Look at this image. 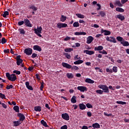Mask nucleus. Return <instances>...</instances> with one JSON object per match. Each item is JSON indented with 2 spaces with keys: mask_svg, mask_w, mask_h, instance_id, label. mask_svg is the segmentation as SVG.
Instances as JSON below:
<instances>
[{
  "mask_svg": "<svg viewBox=\"0 0 129 129\" xmlns=\"http://www.w3.org/2000/svg\"><path fill=\"white\" fill-rule=\"evenodd\" d=\"M6 77L8 78L9 80H10V81L14 82L17 80V76H16V74H15L10 75V73H7Z\"/></svg>",
  "mask_w": 129,
  "mask_h": 129,
  "instance_id": "1",
  "label": "nucleus"
},
{
  "mask_svg": "<svg viewBox=\"0 0 129 129\" xmlns=\"http://www.w3.org/2000/svg\"><path fill=\"white\" fill-rule=\"evenodd\" d=\"M98 87L100 89H102V91L105 93H109V89H108V87L106 85H99Z\"/></svg>",
  "mask_w": 129,
  "mask_h": 129,
  "instance_id": "2",
  "label": "nucleus"
},
{
  "mask_svg": "<svg viewBox=\"0 0 129 129\" xmlns=\"http://www.w3.org/2000/svg\"><path fill=\"white\" fill-rule=\"evenodd\" d=\"M24 53L26 55L30 56V55H32V54L33 53V49L31 48H25L24 50Z\"/></svg>",
  "mask_w": 129,
  "mask_h": 129,
  "instance_id": "3",
  "label": "nucleus"
},
{
  "mask_svg": "<svg viewBox=\"0 0 129 129\" xmlns=\"http://www.w3.org/2000/svg\"><path fill=\"white\" fill-rule=\"evenodd\" d=\"M106 40L108 41V42H111L112 43H116V40L115 39V38L112 36H107L106 38Z\"/></svg>",
  "mask_w": 129,
  "mask_h": 129,
  "instance_id": "4",
  "label": "nucleus"
},
{
  "mask_svg": "<svg viewBox=\"0 0 129 129\" xmlns=\"http://www.w3.org/2000/svg\"><path fill=\"white\" fill-rule=\"evenodd\" d=\"M24 24L26 27H28L29 28H32V27H33L32 23H31L30 20H29L28 19H24Z\"/></svg>",
  "mask_w": 129,
  "mask_h": 129,
  "instance_id": "5",
  "label": "nucleus"
},
{
  "mask_svg": "<svg viewBox=\"0 0 129 129\" xmlns=\"http://www.w3.org/2000/svg\"><path fill=\"white\" fill-rule=\"evenodd\" d=\"M61 117L63 119H64V120H69V119H70V117L67 113L61 114Z\"/></svg>",
  "mask_w": 129,
  "mask_h": 129,
  "instance_id": "6",
  "label": "nucleus"
},
{
  "mask_svg": "<svg viewBox=\"0 0 129 129\" xmlns=\"http://www.w3.org/2000/svg\"><path fill=\"white\" fill-rule=\"evenodd\" d=\"M67 24L66 23H58L57 24V28L58 29H61L62 28H66L67 27Z\"/></svg>",
  "mask_w": 129,
  "mask_h": 129,
  "instance_id": "7",
  "label": "nucleus"
},
{
  "mask_svg": "<svg viewBox=\"0 0 129 129\" xmlns=\"http://www.w3.org/2000/svg\"><path fill=\"white\" fill-rule=\"evenodd\" d=\"M18 116L20 117L19 121H24L25 119H26V117H25V115L22 114V113H18L17 114Z\"/></svg>",
  "mask_w": 129,
  "mask_h": 129,
  "instance_id": "8",
  "label": "nucleus"
},
{
  "mask_svg": "<svg viewBox=\"0 0 129 129\" xmlns=\"http://www.w3.org/2000/svg\"><path fill=\"white\" fill-rule=\"evenodd\" d=\"M105 36H109L110 34H111V32L108 30H104L103 29H102L101 30V34H103Z\"/></svg>",
  "mask_w": 129,
  "mask_h": 129,
  "instance_id": "9",
  "label": "nucleus"
},
{
  "mask_svg": "<svg viewBox=\"0 0 129 129\" xmlns=\"http://www.w3.org/2000/svg\"><path fill=\"white\" fill-rule=\"evenodd\" d=\"M62 66L64 68H67V69H71V68H72V66H71V64L64 62L62 63Z\"/></svg>",
  "mask_w": 129,
  "mask_h": 129,
  "instance_id": "10",
  "label": "nucleus"
},
{
  "mask_svg": "<svg viewBox=\"0 0 129 129\" xmlns=\"http://www.w3.org/2000/svg\"><path fill=\"white\" fill-rule=\"evenodd\" d=\"M78 90H80L82 92H84V91H87V88L84 86H78L77 87Z\"/></svg>",
  "mask_w": 129,
  "mask_h": 129,
  "instance_id": "11",
  "label": "nucleus"
},
{
  "mask_svg": "<svg viewBox=\"0 0 129 129\" xmlns=\"http://www.w3.org/2000/svg\"><path fill=\"white\" fill-rule=\"evenodd\" d=\"M42 30H43V29L41 26L39 27H37V28H34L35 34L42 33Z\"/></svg>",
  "mask_w": 129,
  "mask_h": 129,
  "instance_id": "12",
  "label": "nucleus"
},
{
  "mask_svg": "<svg viewBox=\"0 0 129 129\" xmlns=\"http://www.w3.org/2000/svg\"><path fill=\"white\" fill-rule=\"evenodd\" d=\"M94 40L93 37L90 36L87 38V44H91L92 41Z\"/></svg>",
  "mask_w": 129,
  "mask_h": 129,
  "instance_id": "13",
  "label": "nucleus"
},
{
  "mask_svg": "<svg viewBox=\"0 0 129 129\" xmlns=\"http://www.w3.org/2000/svg\"><path fill=\"white\" fill-rule=\"evenodd\" d=\"M33 50L35 51H38L39 52H41V51H42V48H41L40 46L36 45L33 46Z\"/></svg>",
  "mask_w": 129,
  "mask_h": 129,
  "instance_id": "14",
  "label": "nucleus"
},
{
  "mask_svg": "<svg viewBox=\"0 0 129 129\" xmlns=\"http://www.w3.org/2000/svg\"><path fill=\"white\" fill-rule=\"evenodd\" d=\"M25 85L27 89L29 90H33L34 89L33 88V87L30 85V83L29 82H26L25 83Z\"/></svg>",
  "mask_w": 129,
  "mask_h": 129,
  "instance_id": "15",
  "label": "nucleus"
},
{
  "mask_svg": "<svg viewBox=\"0 0 129 129\" xmlns=\"http://www.w3.org/2000/svg\"><path fill=\"white\" fill-rule=\"evenodd\" d=\"M102 50H103V46L102 45L94 47V51H99V52H100V51H102Z\"/></svg>",
  "mask_w": 129,
  "mask_h": 129,
  "instance_id": "16",
  "label": "nucleus"
},
{
  "mask_svg": "<svg viewBox=\"0 0 129 129\" xmlns=\"http://www.w3.org/2000/svg\"><path fill=\"white\" fill-rule=\"evenodd\" d=\"M84 53H86L87 55H93L94 54V51L88 50H84Z\"/></svg>",
  "mask_w": 129,
  "mask_h": 129,
  "instance_id": "17",
  "label": "nucleus"
},
{
  "mask_svg": "<svg viewBox=\"0 0 129 129\" xmlns=\"http://www.w3.org/2000/svg\"><path fill=\"white\" fill-rule=\"evenodd\" d=\"M79 106L80 107V109H81V110H84V109H86V106L83 103H80L79 104Z\"/></svg>",
  "mask_w": 129,
  "mask_h": 129,
  "instance_id": "18",
  "label": "nucleus"
},
{
  "mask_svg": "<svg viewBox=\"0 0 129 129\" xmlns=\"http://www.w3.org/2000/svg\"><path fill=\"white\" fill-rule=\"evenodd\" d=\"M18 32H19L20 35H25L26 34V31L23 28H19Z\"/></svg>",
  "mask_w": 129,
  "mask_h": 129,
  "instance_id": "19",
  "label": "nucleus"
},
{
  "mask_svg": "<svg viewBox=\"0 0 129 129\" xmlns=\"http://www.w3.org/2000/svg\"><path fill=\"white\" fill-rule=\"evenodd\" d=\"M83 62H84V61H83V60L79 59V60L74 62V64H75V65H79L80 64H82V63H83Z\"/></svg>",
  "mask_w": 129,
  "mask_h": 129,
  "instance_id": "20",
  "label": "nucleus"
},
{
  "mask_svg": "<svg viewBox=\"0 0 129 129\" xmlns=\"http://www.w3.org/2000/svg\"><path fill=\"white\" fill-rule=\"evenodd\" d=\"M116 18L117 19H118L119 20H120V21H123V20H124V19H125L124 16H122V15H121V14L117 15Z\"/></svg>",
  "mask_w": 129,
  "mask_h": 129,
  "instance_id": "21",
  "label": "nucleus"
},
{
  "mask_svg": "<svg viewBox=\"0 0 129 129\" xmlns=\"http://www.w3.org/2000/svg\"><path fill=\"white\" fill-rule=\"evenodd\" d=\"M85 82H86V83H90L91 84H93V83H94V81L89 78H87L85 80Z\"/></svg>",
  "mask_w": 129,
  "mask_h": 129,
  "instance_id": "22",
  "label": "nucleus"
},
{
  "mask_svg": "<svg viewBox=\"0 0 129 129\" xmlns=\"http://www.w3.org/2000/svg\"><path fill=\"white\" fill-rule=\"evenodd\" d=\"M94 128H100V125L98 123H95L92 124Z\"/></svg>",
  "mask_w": 129,
  "mask_h": 129,
  "instance_id": "23",
  "label": "nucleus"
},
{
  "mask_svg": "<svg viewBox=\"0 0 129 129\" xmlns=\"http://www.w3.org/2000/svg\"><path fill=\"white\" fill-rule=\"evenodd\" d=\"M67 77L69 79H73V78L74 77V75H73V74H72V73H67Z\"/></svg>",
  "mask_w": 129,
  "mask_h": 129,
  "instance_id": "24",
  "label": "nucleus"
},
{
  "mask_svg": "<svg viewBox=\"0 0 129 129\" xmlns=\"http://www.w3.org/2000/svg\"><path fill=\"white\" fill-rule=\"evenodd\" d=\"M20 120H17V121H13V123L14 124V126H19V125H20L21 124V122H20Z\"/></svg>",
  "mask_w": 129,
  "mask_h": 129,
  "instance_id": "25",
  "label": "nucleus"
},
{
  "mask_svg": "<svg viewBox=\"0 0 129 129\" xmlns=\"http://www.w3.org/2000/svg\"><path fill=\"white\" fill-rule=\"evenodd\" d=\"M34 110L35 111H42V107L40 106H37L34 107Z\"/></svg>",
  "mask_w": 129,
  "mask_h": 129,
  "instance_id": "26",
  "label": "nucleus"
},
{
  "mask_svg": "<svg viewBox=\"0 0 129 129\" xmlns=\"http://www.w3.org/2000/svg\"><path fill=\"white\" fill-rule=\"evenodd\" d=\"M120 44H121L124 47H128V46H129L128 41H122L120 42Z\"/></svg>",
  "mask_w": 129,
  "mask_h": 129,
  "instance_id": "27",
  "label": "nucleus"
},
{
  "mask_svg": "<svg viewBox=\"0 0 129 129\" xmlns=\"http://www.w3.org/2000/svg\"><path fill=\"white\" fill-rule=\"evenodd\" d=\"M115 6H118V7H122V4L119 1H116L114 3Z\"/></svg>",
  "mask_w": 129,
  "mask_h": 129,
  "instance_id": "28",
  "label": "nucleus"
},
{
  "mask_svg": "<svg viewBox=\"0 0 129 129\" xmlns=\"http://www.w3.org/2000/svg\"><path fill=\"white\" fill-rule=\"evenodd\" d=\"M41 124L43 125V126H45V127H48L49 126L48 124H47V122L45 121L44 120H41L40 121Z\"/></svg>",
  "mask_w": 129,
  "mask_h": 129,
  "instance_id": "29",
  "label": "nucleus"
},
{
  "mask_svg": "<svg viewBox=\"0 0 129 129\" xmlns=\"http://www.w3.org/2000/svg\"><path fill=\"white\" fill-rule=\"evenodd\" d=\"M116 11L118 12L119 13H123L124 12V10L122 8L117 7L116 8Z\"/></svg>",
  "mask_w": 129,
  "mask_h": 129,
  "instance_id": "30",
  "label": "nucleus"
},
{
  "mask_svg": "<svg viewBox=\"0 0 129 129\" xmlns=\"http://www.w3.org/2000/svg\"><path fill=\"white\" fill-rule=\"evenodd\" d=\"M13 109L15 110V111H16V112H20V107L19 106H15L13 107Z\"/></svg>",
  "mask_w": 129,
  "mask_h": 129,
  "instance_id": "31",
  "label": "nucleus"
},
{
  "mask_svg": "<svg viewBox=\"0 0 129 129\" xmlns=\"http://www.w3.org/2000/svg\"><path fill=\"white\" fill-rule=\"evenodd\" d=\"M71 102L72 103H76V102H77V100H76V97L75 96H73L71 98Z\"/></svg>",
  "mask_w": 129,
  "mask_h": 129,
  "instance_id": "32",
  "label": "nucleus"
},
{
  "mask_svg": "<svg viewBox=\"0 0 129 129\" xmlns=\"http://www.w3.org/2000/svg\"><path fill=\"white\" fill-rule=\"evenodd\" d=\"M72 51H73V48H67L64 49V52L67 53H70V52H72Z\"/></svg>",
  "mask_w": 129,
  "mask_h": 129,
  "instance_id": "33",
  "label": "nucleus"
},
{
  "mask_svg": "<svg viewBox=\"0 0 129 129\" xmlns=\"http://www.w3.org/2000/svg\"><path fill=\"white\" fill-rule=\"evenodd\" d=\"M76 16H77V17H78V18H79V19H84L85 18L84 15L81 14H76Z\"/></svg>",
  "mask_w": 129,
  "mask_h": 129,
  "instance_id": "34",
  "label": "nucleus"
},
{
  "mask_svg": "<svg viewBox=\"0 0 129 129\" xmlns=\"http://www.w3.org/2000/svg\"><path fill=\"white\" fill-rule=\"evenodd\" d=\"M29 9H30V10H32L33 12H36V11L38 10V9L36 7H35V6L34 5L30 6L29 7Z\"/></svg>",
  "mask_w": 129,
  "mask_h": 129,
  "instance_id": "35",
  "label": "nucleus"
},
{
  "mask_svg": "<svg viewBox=\"0 0 129 129\" xmlns=\"http://www.w3.org/2000/svg\"><path fill=\"white\" fill-rule=\"evenodd\" d=\"M79 26H80V24H79L78 22H75L73 23V27H74V28H78V27H79Z\"/></svg>",
  "mask_w": 129,
  "mask_h": 129,
  "instance_id": "36",
  "label": "nucleus"
},
{
  "mask_svg": "<svg viewBox=\"0 0 129 129\" xmlns=\"http://www.w3.org/2000/svg\"><path fill=\"white\" fill-rule=\"evenodd\" d=\"M23 63V59H18L17 60L16 64L18 65V66H20L21 64H22Z\"/></svg>",
  "mask_w": 129,
  "mask_h": 129,
  "instance_id": "37",
  "label": "nucleus"
},
{
  "mask_svg": "<svg viewBox=\"0 0 129 129\" xmlns=\"http://www.w3.org/2000/svg\"><path fill=\"white\" fill-rule=\"evenodd\" d=\"M66 19H67L66 16H64V15H61L60 18V21L63 23L65 22V20H66Z\"/></svg>",
  "mask_w": 129,
  "mask_h": 129,
  "instance_id": "38",
  "label": "nucleus"
},
{
  "mask_svg": "<svg viewBox=\"0 0 129 129\" xmlns=\"http://www.w3.org/2000/svg\"><path fill=\"white\" fill-rule=\"evenodd\" d=\"M8 42V40L5 37H3L1 40V43L4 45V44H6Z\"/></svg>",
  "mask_w": 129,
  "mask_h": 129,
  "instance_id": "39",
  "label": "nucleus"
},
{
  "mask_svg": "<svg viewBox=\"0 0 129 129\" xmlns=\"http://www.w3.org/2000/svg\"><path fill=\"white\" fill-rule=\"evenodd\" d=\"M116 40H117V41H118V42H120V43H121V42H122L123 41V38H122V37H120V36H117L116 37Z\"/></svg>",
  "mask_w": 129,
  "mask_h": 129,
  "instance_id": "40",
  "label": "nucleus"
},
{
  "mask_svg": "<svg viewBox=\"0 0 129 129\" xmlns=\"http://www.w3.org/2000/svg\"><path fill=\"white\" fill-rule=\"evenodd\" d=\"M116 103H117V104H121L122 105H124L125 104H126V102H123V101H117L116 102Z\"/></svg>",
  "mask_w": 129,
  "mask_h": 129,
  "instance_id": "41",
  "label": "nucleus"
},
{
  "mask_svg": "<svg viewBox=\"0 0 129 129\" xmlns=\"http://www.w3.org/2000/svg\"><path fill=\"white\" fill-rule=\"evenodd\" d=\"M63 55L67 58V59H71V55H70V53H64Z\"/></svg>",
  "mask_w": 129,
  "mask_h": 129,
  "instance_id": "42",
  "label": "nucleus"
},
{
  "mask_svg": "<svg viewBox=\"0 0 129 129\" xmlns=\"http://www.w3.org/2000/svg\"><path fill=\"white\" fill-rule=\"evenodd\" d=\"M9 13L8 11H5L2 15L3 18H7V16H9Z\"/></svg>",
  "mask_w": 129,
  "mask_h": 129,
  "instance_id": "43",
  "label": "nucleus"
},
{
  "mask_svg": "<svg viewBox=\"0 0 129 129\" xmlns=\"http://www.w3.org/2000/svg\"><path fill=\"white\" fill-rule=\"evenodd\" d=\"M72 70H79V68L76 66H72V68L71 69Z\"/></svg>",
  "mask_w": 129,
  "mask_h": 129,
  "instance_id": "44",
  "label": "nucleus"
},
{
  "mask_svg": "<svg viewBox=\"0 0 129 129\" xmlns=\"http://www.w3.org/2000/svg\"><path fill=\"white\" fill-rule=\"evenodd\" d=\"M99 53L103 54V55H107V52L105 50H103L102 51H99Z\"/></svg>",
  "mask_w": 129,
  "mask_h": 129,
  "instance_id": "45",
  "label": "nucleus"
},
{
  "mask_svg": "<svg viewBox=\"0 0 129 129\" xmlns=\"http://www.w3.org/2000/svg\"><path fill=\"white\" fill-rule=\"evenodd\" d=\"M96 93H98V94H103V91L101 90H97L96 91Z\"/></svg>",
  "mask_w": 129,
  "mask_h": 129,
  "instance_id": "46",
  "label": "nucleus"
},
{
  "mask_svg": "<svg viewBox=\"0 0 129 129\" xmlns=\"http://www.w3.org/2000/svg\"><path fill=\"white\" fill-rule=\"evenodd\" d=\"M86 106H87V108H92L93 107V106H92V105H91L89 103H88L86 104Z\"/></svg>",
  "mask_w": 129,
  "mask_h": 129,
  "instance_id": "47",
  "label": "nucleus"
},
{
  "mask_svg": "<svg viewBox=\"0 0 129 129\" xmlns=\"http://www.w3.org/2000/svg\"><path fill=\"white\" fill-rule=\"evenodd\" d=\"M100 15L101 17H102V18H103L104 17H105V12H104L103 11H101L100 12Z\"/></svg>",
  "mask_w": 129,
  "mask_h": 129,
  "instance_id": "48",
  "label": "nucleus"
},
{
  "mask_svg": "<svg viewBox=\"0 0 129 129\" xmlns=\"http://www.w3.org/2000/svg\"><path fill=\"white\" fill-rule=\"evenodd\" d=\"M23 24H25V20L19 21V22L18 23V26H23Z\"/></svg>",
  "mask_w": 129,
  "mask_h": 129,
  "instance_id": "49",
  "label": "nucleus"
},
{
  "mask_svg": "<svg viewBox=\"0 0 129 129\" xmlns=\"http://www.w3.org/2000/svg\"><path fill=\"white\" fill-rule=\"evenodd\" d=\"M112 71L114 73H116L117 72V67H113Z\"/></svg>",
  "mask_w": 129,
  "mask_h": 129,
  "instance_id": "50",
  "label": "nucleus"
},
{
  "mask_svg": "<svg viewBox=\"0 0 129 129\" xmlns=\"http://www.w3.org/2000/svg\"><path fill=\"white\" fill-rule=\"evenodd\" d=\"M13 73H15V74H17V75H20L21 74V71L15 70L13 71Z\"/></svg>",
  "mask_w": 129,
  "mask_h": 129,
  "instance_id": "51",
  "label": "nucleus"
},
{
  "mask_svg": "<svg viewBox=\"0 0 129 129\" xmlns=\"http://www.w3.org/2000/svg\"><path fill=\"white\" fill-rule=\"evenodd\" d=\"M0 97L2 99H6V95H5V94H4L2 93H0Z\"/></svg>",
  "mask_w": 129,
  "mask_h": 129,
  "instance_id": "52",
  "label": "nucleus"
},
{
  "mask_svg": "<svg viewBox=\"0 0 129 129\" xmlns=\"http://www.w3.org/2000/svg\"><path fill=\"white\" fill-rule=\"evenodd\" d=\"M106 72H108V73H113V71H112V69L109 70V69H108V68H107L106 69Z\"/></svg>",
  "mask_w": 129,
  "mask_h": 129,
  "instance_id": "53",
  "label": "nucleus"
},
{
  "mask_svg": "<svg viewBox=\"0 0 129 129\" xmlns=\"http://www.w3.org/2000/svg\"><path fill=\"white\" fill-rule=\"evenodd\" d=\"M14 87V86H13V85H10V86L7 85L6 87V89H11L12 88H13Z\"/></svg>",
  "mask_w": 129,
  "mask_h": 129,
  "instance_id": "54",
  "label": "nucleus"
},
{
  "mask_svg": "<svg viewBox=\"0 0 129 129\" xmlns=\"http://www.w3.org/2000/svg\"><path fill=\"white\" fill-rule=\"evenodd\" d=\"M104 115H105L106 116H112V113L107 114L105 112H104Z\"/></svg>",
  "mask_w": 129,
  "mask_h": 129,
  "instance_id": "55",
  "label": "nucleus"
},
{
  "mask_svg": "<svg viewBox=\"0 0 129 129\" xmlns=\"http://www.w3.org/2000/svg\"><path fill=\"white\" fill-rule=\"evenodd\" d=\"M44 84H45V83H44V82H42L41 83V85L40 86V90L41 91L43 90V88H44Z\"/></svg>",
  "mask_w": 129,
  "mask_h": 129,
  "instance_id": "56",
  "label": "nucleus"
},
{
  "mask_svg": "<svg viewBox=\"0 0 129 129\" xmlns=\"http://www.w3.org/2000/svg\"><path fill=\"white\" fill-rule=\"evenodd\" d=\"M37 53H32V54L31 55V58H36V57H37Z\"/></svg>",
  "mask_w": 129,
  "mask_h": 129,
  "instance_id": "57",
  "label": "nucleus"
},
{
  "mask_svg": "<svg viewBox=\"0 0 129 129\" xmlns=\"http://www.w3.org/2000/svg\"><path fill=\"white\" fill-rule=\"evenodd\" d=\"M4 52L5 54H8V53H10V50L9 49H5L4 50Z\"/></svg>",
  "mask_w": 129,
  "mask_h": 129,
  "instance_id": "58",
  "label": "nucleus"
},
{
  "mask_svg": "<svg viewBox=\"0 0 129 129\" xmlns=\"http://www.w3.org/2000/svg\"><path fill=\"white\" fill-rule=\"evenodd\" d=\"M71 39V37H69V36H67L64 39V41H69V40H70Z\"/></svg>",
  "mask_w": 129,
  "mask_h": 129,
  "instance_id": "59",
  "label": "nucleus"
},
{
  "mask_svg": "<svg viewBox=\"0 0 129 129\" xmlns=\"http://www.w3.org/2000/svg\"><path fill=\"white\" fill-rule=\"evenodd\" d=\"M87 115L89 117H91V116L92 115V113H91V112L89 111L87 112Z\"/></svg>",
  "mask_w": 129,
  "mask_h": 129,
  "instance_id": "60",
  "label": "nucleus"
},
{
  "mask_svg": "<svg viewBox=\"0 0 129 129\" xmlns=\"http://www.w3.org/2000/svg\"><path fill=\"white\" fill-rule=\"evenodd\" d=\"M67 128H68L67 125H64L60 127V129H67Z\"/></svg>",
  "mask_w": 129,
  "mask_h": 129,
  "instance_id": "61",
  "label": "nucleus"
},
{
  "mask_svg": "<svg viewBox=\"0 0 129 129\" xmlns=\"http://www.w3.org/2000/svg\"><path fill=\"white\" fill-rule=\"evenodd\" d=\"M78 57H79V55H76L74 58V60L75 61H77V60H78Z\"/></svg>",
  "mask_w": 129,
  "mask_h": 129,
  "instance_id": "62",
  "label": "nucleus"
},
{
  "mask_svg": "<svg viewBox=\"0 0 129 129\" xmlns=\"http://www.w3.org/2000/svg\"><path fill=\"white\" fill-rule=\"evenodd\" d=\"M45 107H46V108H47V109H49V110H50V109H51V108H50V107H49V104H48V103H46V104H45Z\"/></svg>",
  "mask_w": 129,
  "mask_h": 129,
  "instance_id": "63",
  "label": "nucleus"
},
{
  "mask_svg": "<svg viewBox=\"0 0 129 129\" xmlns=\"http://www.w3.org/2000/svg\"><path fill=\"white\" fill-rule=\"evenodd\" d=\"M82 129H88V127H87V126H86V125H83L82 126Z\"/></svg>",
  "mask_w": 129,
  "mask_h": 129,
  "instance_id": "64",
  "label": "nucleus"
}]
</instances>
